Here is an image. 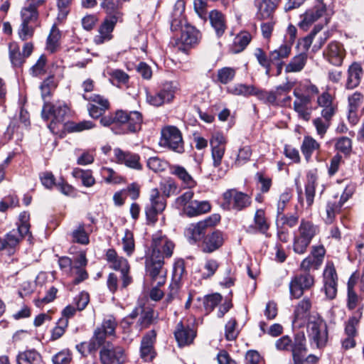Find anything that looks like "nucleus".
<instances>
[{"label": "nucleus", "instance_id": "6e6552de", "mask_svg": "<svg viewBox=\"0 0 364 364\" xmlns=\"http://www.w3.org/2000/svg\"><path fill=\"white\" fill-rule=\"evenodd\" d=\"M220 217L215 214L196 223L190 224L185 230V235L190 243H196L204 237L208 228L215 226Z\"/></svg>", "mask_w": 364, "mask_h": 364}, {"label": "nucleus", "instance_id": "c9c22d12", "mask_svg": "<svg viewBox=\"0 0 364 364\" xmlns=\"http://www.w3.org/2000/svg\"><path fill=\"white\" fill-rule=\"evenodd\" d=\"M209 19L212 27L215 29L218 37H220L226 29L225 16L218 10H213L209 14Z\"/></svg>", "mask_w": 364, "mask_h": 364}, {"label": "nucleus", "instance_id": "b1692460", "mask_svg": "<svg viewBox=\"0 0 364 364\" xmlns=\"http://www.w3.org/2000/svg\"><path fill=\"white\" fill-rule=\"evenodd\" d=\"M295 100L294 102V109L298 114L299 117L309 121L311 114V99L310 96L300 93L295 90L294 91Z\"/></svg>", "mask_w": 364, "mask_h": 364}, {"label": "nucleus", "instance_id": "393cba45", "mask_svg": "<svg viewBox=\"0 0 364 364\" xmlns=\"http://www.w3.org/2000/svg\"><path fill=\"white\" fill-rule=\"evenodd\" d=\"M326 60L335 66H341L346 56V50L342 44L331 42L323 52Z\"/></svg>", "mask_w": 364, "mask_h": 364}, {"label": "nucleus", "instance_id": "2f4dec72", "mask_svg": "<svg viewBox=\"0 0 364 364\" xmlns=\"http://www.w3.org/2000/svg\"><path fill=\"white\" fill-rule=\"evenodd\" d=\"M291 351L294 362L299 361L301 356H304L307 352L306 336L304 332L297 333L291 343Z\"/></svg>", "mask_w": 364, "mask_h": 364}, {"label": "nucleus", "instance_id": "a878e982", "mask_svg": "<svg viewBox=\"0 0 364 364\" xmlns=\"http://www.w3.org/2000/svg\"><path fill=\"white\" fill-rule=\"evenodd\" d=\"M311 307V302L309 299H304L296 306L294 312V319L292 321V326L294 328L303 327L306 321L312 316H309L310 309Z\"/></svg>", "mask_w": 364, "mask_h": 364}, {"label": "nucleus", "instance_id": "37998d69", "mask_svg": "<svg viewBox=\"0 0 364 364\" xmlns=\"http://www.w3.org/2000/svg\"><path fill=\"white\" fill-rule=\"evenodd\" d=\"M291 52V43H284L279 48L269 52V60L275 62H283V60L289 58Z\"/></svg>", "mask_w": 364, "mask_h": 364}, {"label": "nucleus", "instance_id": "0eeeda50", "mask_svg": "<svg viewBox=\"0 0 364 364\" xmlns=\"http://www.w3.org/2000/svg\"><path fill=\"white\" fill-rule=\"evenodd\" d=\"M117 326V323L114 316L111 315L106 316L101 326L95 330L89 344V350L95 351L105 343L107 337L114 336Z\"/></svg>", "mask_w": 364, "mask_h": 364}, {"label": "nucleus", "instance_id": "412c9836", "mask_svg": "<svg viewBox=\"0 0 364 364\" xmlns=\"http://www.w3.org/2000/svg\"><path fill=\"white\" fill-rule=\"evenodd\" d=\"M227 142V139L223 133L218 132L212 134L210 139V145L214 167L220 166L225 152Z\"/></svg>", "mask_w": 364, "mask_h": 364}, {"label": "nucleus", "instance_id": "ea45409f", "mask_svg": "<svg viewBox=\"0 0 364 364\" xmlns=\"http://www.w3.org/2000/svg\"><path fill=\"white\" fill-rule=\"evenodd\" d=\"M254 223L255 228H254L250 226L247 229L248 232L252 233L255 232V230H257L259 232L264 234L269 228L265 217V213L262 209H259L256 211L254 217Z\"/></svg>", "mask_w": 364, "mask_h": 364}, {"label": "nucleus", "instance_id": "1a4fd4ad", "mask_svg": "<svg viewBox=\"0 0 364 364\" xmlns=\"http://www.w3.org/2000/svg\"><path fill=\"white\" fill-rule=\"evenodd\" d=\"M149 203L146 205L145 213L149 224H154L157 217L166 207V199L157 188H152L149 192Z\"/></svg>", "mask_w": 364, "mask_h": 364}, {"label": "nucleus", "instance_id": "3c124183", "mask_svg": "<svg viewBox=\"0 0 364 364\" xmlns=\"http://www.w3.org/2000/svg\"><path fill=\"white\" fill-rule=\"evenodd\" d=\"M9 55L12 65L15 67L21 66L25 61L26 57L21 53L19 47L16 43L9 46Z\"/></svg>", "mask_w": 364, "mask_h": 364}, {"label": "nucleus", "instance_id": "774afa93", "mask_svg": "<svg viewBox=\"0 0 364 364\" xmlns=\"http://www.w3.org/2000/svg\"><path fill=\"white\" fill-rule=\"evenodd\" d=\"M72 354L69 350H63L52 357L53 364H70Z\"/></svg>", "mask_w": 364, "mask_h": 364}, {"label": "nucleus", "instance_id": "79ce46f5", "mask_svg": "<svg viewBox=\"0 0 364 364\" xmlns=\"http://www.w3.org/2000/svg\"><path fill=\"white\" fill-rule=\"evenodd\" d=\"M307 54L305 53H299L293 57L289 63L285 66L286 73H298L301 71L306 62Z\"/></svg>", "mask_w": 364, "mask_h": 364}, {"label": "nucleus", "instance_id": "bf43d9fd", "mask_svg": "<svg viewBox=\"0 0 364 364\" xmlns=\"http://www.w3.org/2000/svg\"><path fill=\"white\" fill-rule=\"evenodd\" d=\"M219 267V263L214 259H208L205 261L201 271V277L208 279L213 276Z\"/></svg>", "mask_w": 364, "mask_h": 364}, {"label": "nucleus", "instance_id": "49530a36", "mask_svg": "<svg viewBox=\"0 0 364 364\" xmlns=\"http://www.w3.org/2000/svg\"><path fill=\"white\" fill-rule=\"evenodd\" d=\"M320 147L319 144L311 136H304L302 144L301 146V150L304 154L305 159L309 161L313 153L318 150Z\"/></svg>", "mask_w": 364, "mask_h": 364}, {"label": "nucleus", "instance_id": "a19ab883", "mask_svg": "<svg viewBox=\"0 0 364 364\" xmlns=\"http://www.w3.org/2000/svg\"><path fill=\"white\" fill-rule=\"evenodd\" d=\"M252 40L250 33L247 31H241L234 38L231 46V51L233 53L242 52Z\"/></svg>", "mask_w": 364, "mask_h": 364}, {"label": "nucleus", "instance_id": "9d476101", "mask_svg": "<svg viewBox=\"0 0 364 364\" xmlns=\"http://www.w3.org/2000/svg\"><path fill=\"white\" fill-rule=\"evenodd\" d=\"M159 144L177 153L184 151L183 141L180 130L174 126H167L161 129Z\"/></svg>", "mask_w": 364, "mask_h": 364}, {"label": "nucleus", "instance_id": "e2e57ef3", "mask_svg": "<svg viewBox=\"0 0 364 364\" xmlns=\"http://www.w3.org/2000/svg\"><path fill=\"white\" fill-rule=\"evenodd\" d=\"M322 264L318 259H316L309 255L304 258L300 264V269L303 271L309 272L311 269H318Z\"/></svg>", "mask_w": 364, "mask_h": 364}, {"label": "nucleus", "instance_id": "72a5a7b5", "mask_svg": "<svg viewBox=\"0 0 364 364\" xmlns=\"http://www.w3.org/2000/svg\"><path fill=\"white\" fill-rule=\"evenodd\" d=\"M91 232L92 229L90 225L86 226L80 223L71 232V240L76 243L87 245L90 242L89 235Z\"/></svg>", "mask_w": 364, "mask_h": 364}, {"label": "nucleus", "instance_id": "2eb2a0df", "mask_svg": "<svg viewBox=\"0 0 364 364\" xmlns=\"http://www.w3.org/2000/svg\"><path fill=\"white\" fill-rule=\"evenodd\" d=\"M100 359L102 364H124L127 356L123 348L107 343L100 351Z\"/></svg>", "mask_w": 364, "mask_h": 364}, {"label": "nucleus", "instance_id": "13d9d810", "mask_svg": "<svg viewBox=\"0 0 364 364\" xmlns=\"http://www.w3.org/2000/svg\"><path fill=\"white\" fill-rule=\"evenodd\" d=\"M122 249L127 256H130L134 251L135 245L133 233L127 230L122 240Z\"/></svg>", "mask_w": 364, "mask_h": 364}, {"label": "nucleus", "instance_id": "052dcab7", "mask_svg": "<svg viewBox=\"0 0 364 364\" xmlns=\"http://www.w3.org/2000/svg\"><path fill=\"white\" fill-rule=\"evenodd\" d=\"M252 156L251 147L248 145L242 146L238 149V152L235 161V164L237 166L246 164Z\"/></svg>", "mask_w": 364, "mask_h": 364}, {"label": "nucleus", "instance_id": "09e8293b", "mask_svg": "<svg viewBox=\"0 0 364 364\" xmlns=\"http://www.w3.org/2000/svg\"><path fill=\"white\" fill-rule=\"evenodd\" d=\"M72 175L75 178L80 179L83 186L86 187H92L95 183V179L91 170L75 168L73 169Z\"/></svg>", "mask_w": 364, "mask_h": 364}, {"label": "nucleus", "instance_id": "9b49d317", "mask_svg": "<svg viewBox=\"0 0 364 364\" xmlns=\"http://www.w3.org/2000/svg\"><path fill=\"white\" fill-rule=\"evenodd\" d=\"M223 207L227 210L240 211L248 207L251 203L250 197L236 189H230L223 196Z\"/></svg>", "mask_w": 364, "mask_h": 364}, {"label": "nucleus", "instance_id": "5fc2aeb1", "mask_svg": "<svg viewBox=\"0 0 364 364\" xmlns=\"http://www.w3.org/2000/svg\"><path fill=\"white\" fill-rule=\"evenodd\" d=\"M160 190L163 196L166 198L172 195L176 194L178 186L176 183L171 178H167L160 183Z\"/></svg>", "mask_w": 364, "mask_h": 364}, {"label": "nucleus", "instance_id": "f3484780", "mask_svg": "<svg viewBox=\"0 0 364 364\" xmlns=\"http://www.w3.org/2000/svg\"><path fill=\"white\" fill-rule=\"evenodd\" d=\"M174 336L180 347L191 344L196 336L193 323L187 319L180 321L176 326Z\"/></svg>", "mask_w": 364, "mask_h": 364}, {"label": "nucleus", "instance_id": "de8ad7c7", "mask_svg": "<svg viewBox=\"0 0 364 364\" xmlns=\"http://www.w3.org/2000/svg\"><path fill=\"white\" fill-rule=\"evenodd\" d=\"M299 222V216L296 214H277L276 225L277 228H284L287 226L290 228L295 227Z\"/></svg>", "mask_w": 364, "mask_h": 364}, {"label": "nucleus", "instance_id": "7ed1b4c3", "mask_svg": "<svg viewBox=\"0 0 364 364\" xmlns=\"http://www.w3.org/2000/svg\"><path fill=\"white\" fill-rule=\"evenodd\" d=\"M85 253L81 252L73 261L68 257L58 259L60 268L68 276L73 277V284H77L88 277L85 267L87 265Z\"/></svg>", "mask_w": 364, "mask_h": 364}, {"label": "nucleus", "instance_id": "f8f14e48", "mask_svg": "<svg viewBox=\"0 0 364 364\" xmlns=\"http://www.w3.org/2000/svg\"><path fill=\"white\" fill-rule=\"evenodd\" d=\"M109 267L121 272L122 287H127L132 282V277L129 275V265L128 261L122 257L117 255L114 249L107 250L105 255Z\"/></svg>", "mask_w": 364, "mask_h": 364}, {"label": "nucleus", "instance_id": "39448f33", "mask_svg": "<svg viewBox=\"0 0 364 364\" xmlns=\"http://www.w3.org/2000/svg\"><path fill=\"white\" fill-rule=\"evenodd\" d=\"M308 336L311 346L323 348L328 342V329L326 322L319 316L314 315L308 322Z\"/></svg>", "mask_w": 364, "mask_h": 364}, {"label": "nucleus", "instance_id": "aec40b11", "mask_svg": "<svg viewBox=\"0 0 364 364\" xmlns=\"http://www.w3.org/2000/svg\"><path fill=\"white\" fill-rule=\"evenodd\" d=\"M314 284V277L309 272L296 275L289 283V291L292 299H299L304 290L310 289Z\"/></svg>", "mask_w": 364, "mask_h": 364}, {"label": "nucleus", "instance_id": "5701e85b", "mask_svg": "<svg viewBox=\"0 0 364 364\" xmlns=\"http://www.w3.org/2000/svg\"><path fill=\"white\" fill-rule=\"evenodd\" d=\"M326 5L319 2L314 8L309 9L303 15V19L299 22V26L304 30H307L309 26L322 17H325L324 23H327L328 18L326 16Z\"/></svg>", "mask_w": 364, "mask_h": 364}, {"label": "nucleus", "instance_id": "4d7b16f0", "mask_svg": "<svg viewBox=\"0 0 364 364\" xmlns=\"http://www.w3.org/2000/svg\"><path fill=\"white\" fill-rule=\"evenodd\" d=\"M60 38V31L53 26L50 30V33L47 38L46 48L51 53L56 50L58 46V41Z\"/></svg>", "mask_w": 364, "mask_h": 364}, {"label": "nucleus", "instance_id": "603ef678", "mask_svg": "<svg viewBox=\"0 0 364 364\" xmlns=\"http://www.w3.org/2000/svg\"><path fill=\"white\" fill-rule=\"evenodd\" d=\"M129 0H102L101 6L105 10L107 14H117L121 13L120 8H122L124 3Z\"/></svg>", "mask_w": 364, "mask_h": 364}, {"label": "nucleus", "instance_id": "58836bf2", "mask_svg": "<svg viewBox=\"0 0 364 364\" xmlns=\"http://www.w3.org/2000/svg\"><path fill=\"white\" fill-rule=\"evenodd\" d=\"M279 0H262L257 5V16L259 19L269 18L277 8Z\"/></svg>", "mask_w": 364, "mask_h": 364}, {"label": "nucleus", "instance_id": "4468645a", "mask_svg": "<svg viewBox=\"0 0 364 364\" xmlns=\"http://www.w3.org/2000/svg\"><path fill=\"white\" fill-rule=\"evenodd\" d=\"M174 244L165 235L157 233L154 235L151 243V251L149 256L158 258L170 257L173 254Z\"/></svg>", "mask_w": 364, "mask_h": 364}, {"label": "nucleus", "instance_id": "4c0bfd02", "mask_svg": "<svg viewBox=\"0 0 364 364\" xmlns=\"http://www.w3.org/2000/svg\"><path fill=\"white\" fill-rule=\"evenodd\" d=\"M211 207L206 200H192L190 205L186 208L184 214L188 217H193L210 211Z\"/></svg>", "mask_w": 364, "mask_h": 364}, {"label": "nucleus", "instance_id": "423d86ee", "mask_svg": "<svg viewBox=\"0 0 364 364\" xmlns=\"http://www.w3.org/2000/svg\"><path fill=\"white\" fill-rule=\"evenodd\" d=\"M116 120L119 122V128L116 130V134H126L135 133L141 129L143 117L138 111L126 112L118 110L116 112Z\"/></svg>", "mask_w": 364, "mask_h": 364}, {"label": "nucleus", "instance_id": "bb28decb", "mask_svg": "<svg viewBox=\"0 0 364 364\" xmlns=\"http://www.w3.org/2000/svg\"><path fill=\"white\" fill-rule=\"evenodd\" d=\"M115 161L120 164H124L129 168L140 170L141 165L139 163V156L136 154L124 151L119 148L114 149Z\"/></svg>", "mask_w": 364, "mask_h": 364}, {"label": "nucleus", "instance_id": "a211bd4d", "mask_svg": "<svg viewBox=\"0 0 364 364\" xmlns=\"http://www.w3.org/2000/svg\"><path fill=\"white\" fill-rule=\"evenodd\" d=\"M164 260L162 257L147 256L146 259V272L157 286H161L166 281V272L163 268Z\"/></svg>", "mask_w": 364, "mask_h": 364}, {"label": "nucleus", "instance_id": "c85d7f7f", "mask_svg": "<svg viewBox=\"0 0 364 364\" xmlns=\"http://www.w3.org/2000/svg\"><path fill=\"white\" fill-rule=\"evenodd\" d=\"M224 242L223 235L220 231H214L204 237L201 250L205 253H212L218 250Z\"/></svg>", "mask_w": 364, "mask_h": 364}, {"label": "nucleus", "instance_id": "6e6d98bb", "mask_svg": "<svg viewBox=\"0 0 364 364\" xmlns=\"http://www.w3.org/2000/svg\"><path fill=\"white\" fill-rule=\"evenodd\" d=\"M254 86L244 84H236L228 87V92L234 95L247 97L253 93Z\"/></svg>", "mask_w": 364, "mask_h": 364}, {"label": "nucleus", "instance_id": "f257e3e1", "mask_svg": "<svg viewBox=\"0 0 364 364\" xmlns=\"http://www.w3.org/2000/svg\"><path fill=\"white\" fill-rule=\"evenodd\" d=\"M39 7L41 6L33 4L30 1H25L20 12L21 23L18 30V35L21 41H26L32 38L35 29L41 26Z\"/></svg>", "mask_w": 364, "mask_h": 364}, {"label": "nucleus", "instance_id": "cd10ccee", "mask_svg": "<svg viewBox=\"0 0 364 364\" xmlns=\"http://www.w3.org/2000/svg\"><path fill=\"white\" fill-rule=\"evenodd\" d=\"M317 105L321 108V114L323 118H332L335 114L337 105L328 92H323L317 97Z\"/></svg>", "mask_w": 364, "mask_h": 364}, {"label": "nucleus", "instance_id": "680f3d73", "mask_svg": "<svg viewBox=\"0 0 364 364\" xmlns=\"http://www.w3.org/2000/svg\"><path fill=\"white\" fill-rule=\"evenodd\" d=\"M147 166L153 171L161 172L165 171L168 166V162L157 156L150 157L147 161Z\"/></svg>", "mask_w": 364, "mask_h": 364}, {"label": "nucleus", "instance_id": "dca6fc26", "mask_svg": "<svg viewBox=\"0 0 364 364\" xmlns=\"http://www.w3.org/2000/svg\"><path fill=\"white\" fill-rule=\"evenodd\" d=\"M177 87L173 82H166L163 84L158 92L154 94L146 92V102L156 107L170 102L173 99Z\"/></svg>", "mask_w": 364, "mask_h": 364}, {"label": "nucleus", "instance_id": "4be33fe9", "mask_svg": "<svg viewBox=\"0 0 364 364\" xmlns=\"http://www.w3.org/2000/svg\"><path fill=\"white\" fill-rule=\"evenodd\" d=\"M323 289L326 296L333 299L337 294V274L333 263H327L323 274Z\"/></svg>", "mask_w": 364, "mask_h": 364}, {"label": "nucleus", "instance_id": "7c9ffc66", "mask_svg": "<svg viewBox=\"0 0 364 364\" xmlns=\"http://www.w3.org/2000/svg\"><path fill=\"white\" fill-rule=\"evenodd\" d=\"M154 331L148 332L142 338L141 343V358L145 361H151L155 356L153 345L156 339Z\"/></svg>", "mask_w": 364, "mask_h": 364}, {"label": "nucleus", "instance_id": "69168bd1", "mask_svg": "<svg viewBox=\"0 0 364 364\" xmlns=\"http://www.w3.org/2000/svg\"><path fill=\"white\" fill-rule=\"evenodd\" d=\"M46 58L44 55L40 56L37 62L31 69V74L34 77H39L46 73Z\"/></svg>", "mask_w": 364, "mask_h": 364}, {"label": "nucleus", "instance_id": "ddd939ff", "mask_svg": "<svg viewBox=\"0 0 364 364\" xmlns=\"http://www.w3.org/2000/svg\"><path fill=\"white\" fill-rule=\"evenodd\" d=\"M122 13L107 14V16L98 28V33L94 37L96 44H102L112 39V32L118 21H122Z\"/></svg>", "mask_w": 364, "mask_h": 364}, {"label": "nucleus", "instance_id": "8fccbe9b", "mask_svg": "<svg viewBox=\"0 0 364 364\" xmlns=\"http://www.w3.org/2000/svg\"><path fill=\"white\" fill-rule=\"evenodd\" d=\"M109 81L112 84L119 86L126 85L129 81V75L122 70H110L108 71Z\"/></svg>", "mask_w": 364, "mask_h": 364}, {"label": "nucleus", "instance_id": "6ab92c4d", "mask_svg": "<svg viewBox=\"0 0 364 364\" xmlns=\"http://www.w3.org/2000/svg\"><path fill=\"white\" fill-rule=\"evenodd\" d=\"M27 235L26 226L13 229L4 237H0V251H6L9 255L14 254L22 238Z\"/></svg>", "mask_w": 364, "mask_h": 364}, {"label": "nucleus", "instance_id": "473e14b6", "mask_svg": "<svg viewBox=\"0 0 364 364\" xmlns=\"http://www.w3.org/2000/svg\"><path fill=\"white\" fill-rule=\"evenodd\" d=\"M200 33L193 26L185 25L182 28L180 38L178 39L177 44L184 46H192L198 43L200 38Z\"/></svg>", "mask_w": 364, "mask_h": 364}, {"label": "nucleus", "instance_id": "f704fd0d", "mask_svg": "<svg viewBox=\"0 0 364 364\" xmlns=\"http://www.w3.org/2000/svg\"><path fill=\"white\" fill-rule=\"evenodd\" d=\"M362 75L363 69L360 65L358 63H352L348 70L346 87L348 89L356 87L360 84Z\"/></svg>", "mask_w": 364, "mask_h": 364}, {"label": "nucleus", "instance_id": "a18cd8bd", "mask_svg": "<svg viewBox=\"0 0 364 364\" xmlns=\"http://www.w3.org/2000/svg\"><path fill=\"white\" fill-rule=\"evenodd\" d=\"M18 364H40L41 355L35 350H28L18 353L16 358Z\"/></svg>", "mask_w": 364, "mask_h": 364}, {"label": "nucleus", "instance_id": "c03bdc74", "mask_svg": "<svg viewBox=\"0 0 364 364\" xmlns=\"http://www.w3.org/2000/svg\"><path fill=\"white\" fill-rule=\"evenodd\" d=\"M316 180L317 177L314 171L308 173L307 183L305 186L306 200L308 207H310L314 203Z\"/></svg>", "mask_w": 364, "mask_h": 364}, {"label": "nucleus", "instance_id": "e433bc0d", "mask_svg": "<svg viewBox=\"0 0 364 364\" xmlns=\"http://www.w3.org/2000/svg\"><path fill=\"white\" fill-rule=\"evenodd\" d=\"M170 172L171 174L177 176L187 188H192L196 186V181L184 167L179 165L171 166L170 167Z\"/></svg>", "mask_w": 364, "mask_h": 364}, {"label": "nucleus", "instance_id": "338daca9", "mask_svg": "<svg viewBox=\"0 0 364 364\" xmlns=\"http://www.w3.org/2000/svg\"><path fill=\"white\" fill-rule=\"evenodd\" d=\"M235 75V69L229 67L223 68L218 71V80L222 84H227L231 81Z\"/></svg>", "mask_w": 364, "mask_h": 364}, {"label": "nucleus", "instance_id": "20e7f679", "mask_svg": "<svg viewBox=\"0 0 364 364\" xmlns=\"http://www.w3.org/2000/svg\"><path fill=\"white\" fill-rule=\"evenodd\" d=\"M68 106L63 102H57L55 105L46 102L44 104L41 115L44 120H50L48 128L53 134H57L63 121L65 116L68 112Z\"/></svg>", "mask_w": 364, "mask_h": 364}, {"label": "nucleus", "instance_id": "f03ea898", "mask_svg": "<svg viewBox=\"0 0 364 364\" xmlns=\"http://www.w3.org/2000/svg\"><path fill=\"white\" fill-rule=\"evenodd\" d=\"M318 232V228L309 220L302 219L294 232L292 249L294 253L304 255L312 239Z\"/></svg>", "mask_w": 364, "mask_h": 364}, {"label": "nucleus", "instance_id": "864d4df0", "mask_svg": "<svg viewBox=\"0 0 364 364\" xmlns=\"http://www.w3.org/2000/svg\"><path fill=\"white\" fill-rule=\"evenodd\" d=\"M100 173L107 183L118 184L123 182V177L111 168L102 167Z\"/></svg>", "mask_w": 364, "mask_h": 364}, {"label": "nucleus", "instance_id": "c756f323", "mask_svg": "<svg viewBox=\"0 0 364 364\" xmlns=\"http://www.w3.org/2000/svg\"><path fill=\"white\" fill-rule=\"evenodd\" d=\"M185 11V1L183 0H177L173 8L172 14V20L171 21V29L173 31L178 30L182 31L186 23L183 13Z\"/></svg>", "mask_w": 364, "mask_h": 364}, {"label": "nucleus", "instance_id": "0e129e2a", "mask_svg": "<svg viewBox=\"0 0 364 364\" xmlns=\"http://www.w3.org/2000/svg\"><path fill=\"white\" fill-rule=\"evenodd\" d=\"M331 118L317 117L313 120V124L316 129L317 134L323 137L326 133L329 126Z\"/></svg>", "mask_w": 364, "mask_h": 364}]
</instances>
